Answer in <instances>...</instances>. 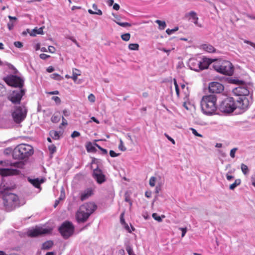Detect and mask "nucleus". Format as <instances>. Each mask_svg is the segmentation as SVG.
I'll return each instance as SVG.
<instances>
[{"instance_id": "1", "label": "nucleus", "mask_w": 255, "mask_h": 255, "mask_svg": "<svg viewBox=\"0 0 255 255\" xmlns=\"http://www.w3.org/2000/svg\"><path fill=\"white\" fill-rule=\"evenodd\" d=\"M14 187V186L9 187L3 183L0 185V194L2 195V203L7 211H11L19 206L18 196L15 194L9 192Z\"/></svg>"}, {"instance_id": "2", "label": "nucleus", "mask_w": 255, "mask_h": 255, "mask_svg": "<svg viewBox=\"0 0 255 255\" xmlns=\"http://www.w3.org/2000/svg\"><path fill=\"white\" fill-rule=\"evenodd\" d=\"M202 111L206 115L215 113L217 109V97L214 95H206L202 97L200 102Z\"/></svg>"}, {"instance_id": "3", "label": "nucleus", "mask_w": 255, "mask_h": 255, "mask_svg": "<svg viewBox=\"0 0 255 255\" xmlns=\"http://www.w3.org/2000/svg\"><path fill=\"white\" fill-rule=\"evenodd\" d=\"M33 153L32 146L27 144H20L13 149V159L28 158Z\"/></svg>"}, {"instance_id": "4", "label": "nucleus", "mask_w": 255, "mask_h": 255, "mask_svg": "<svg viewBox=\"0 0 255 255\" xmlns=\"http://www.w3.org/2000/svg\"><path fill=\"white\" fill-rule=\"evenodd\" d=\"M213 68L218 72L225 75L231 76L234 73L233 65L229 61H218L214 63Z\"/></svg>"}, {"instance_id": "5", "label": "nucleus", "mask_w": 255, "mask_h": 255, "mask_svg": "<svg viewBox=\"0 0 255 255\" xmlns=\"http://www.w3.org/2000/svg\"><path fill=\"white\" fill-rule=\"evenodd\" d=\"M26 161V160H19L18 161L15 162L14 163L10 162V168L0 169V175L2 176L18 175L20 173V171L16 169H13L12 167H14L22 168L25 164L24 161Z\"/></svg>"}, {"instance_id": "6", "label": "nucleus", "mask_w": 255, "mask_h": 255, "mask_svg": "<svg viewBox=\"0 0 255 255\" xmlns=\"http://www.w3.org/2000/svg\"><path fill=\"white\" fill-rule=\"evenodd\" d=\"M220 110L223 113H230L236 109L235 102L232 97H228L224 99L219 107Z\"/></svg>"}, {"instance_id": "7", "label": "nucleus", "mask_w": 255, "mask_h": 255, "mask_svg": "<svg viewBox=\"0 0 255 255\" xmlns=\"http://www.w3.org/2000/svg\"><path fill=\"white\" fill-rule=\"evenodd\" d=\"M58 230L63 238L67 239L73 234L74 227L71 222L66 221L59 227Z\"/></svg>"}, {"instance_id": "8", "label": "nucleus", "mask_w": 255, "mask_h": 255, "mask_svg": "<svg viewBox=\"0 0 255 255\" xmlns=\"http://www.w3.org/2000/svg\"><path fill=\"white\" fill-rule=\"evenodd\" d=\"M26 113V110L24 107H16L11 114L14 122L17 124L20 123L25 118Z\"/></svg>"}, {"instance_id": "9", "label": "nucleus", "mask_w": 255, "mask_h": 255, "mask_svg": "<svg viewBox=\"0 0 255 255\" xmlns=\"http://www.w3.org/2000/svg\"><path fill=\"white\" fill-rule=\"evenodd\" d=\"M3 80L7 85L12 87L21 88L23 86V80L17 76H8L4 78Z\"/></svg>"}, {"instance_id": "10", "label": "nucleus", "mask_w": 255, "mask_h": 255, "mask_svg": "<svg viewBox=\"0 0 255 255\" xmlns=\"http://www.w3.org/2000/svg\"><path fill=\"white\" fill-rule=\"evenodd\" d=\"M51 229L43 228L42 227H36L28 232V236L30 237H36L40 235H46L51 232Z\"/></svg>"}, {"instance_id": "11", "label": "nucleus", "mask_w": 255, "mask_h": 255, "mask_svg": "<svg viewBox=\"0 0 255 255\" xmlns=\"http://www.w3.org/2000/svg\"><path fill=\"white\" fill-rule=\"evenodd\" d=\"M250 105V101L247 97H240L235 103L236 109H239L245 111Z\"/></svg>"}, {"instance_id": "12", "label": "nucleus", "mask_w": 255, "mask_h": 255, "mask_svg": "<svg viewBox=\"0 0 255 255\" xmlns=\"http://www.w3.org/2000/svg\"><path fill=\"white\" fill-rule=\"evenodd\" d=\"M208 89L212 93L220 94L224 90V86L219 82H212L209 83Z\"/></svg>"}, {"instance_id": "13", "label": "nucleus", "mask_w": 255, "mask_h": 255, "mask_svg": "<svg viewBox=\"0 0 255 255\" xmlns=\"http://www.w3.org/2000/svg\"><path fill=\"white\" fill-rule=\"evenodd\" d=\"M93 177L96 180L97 182L100 184H102L106 181L105 175L98 166L93 170Z\"/></svg>"}, {"instance_id": "14", "label": "nucleus", "mask_w": 255, "mask_h": 255, "mask_svg": "<svg viewBox=\"0 0 255 255\" xmlns=\"http://www.w3.org/2000/svg\"><path fill=\"white\" fill-rule=\"evenodd\" d=\"M24 94L25 91L23 89H21L19 91H14L8 97V99L13 104H19Z\"/></svg>"}, {"instance_id": "15", "label": "nucleus", "mask_w": 255, "mask_h": 255, "mask_svg": "<svg viewBox=\"0 0 255 255\" xmlns=\"http://www.w3.org/2000/svg\"><path fill=\"white\" fill-rule=\"evenodd\" d=\"M79 208L87 214H89L90 216L97 209V206L95 203L89 202L84 203Z\"/></svg>"}, {"instance_id": "16", "label": "nucleus", "mask_w": 255, "mask_h": 255, "mask_svg": "<svg viewBox=\"0 0 255 255\" xmlns=\"http://www.w3.org/2000/svg\"><path fill=\"white\" fill-rule=\"evenodd\" d=\"M89 217V214H87L80 208L76 214V218L79 223H83L85 222Z\"/></svg>"}, {"instance_id": "17", "label": "nucleus", "mask_w": 255, "mask_h": 255, "mask_svg": "<svg viewBox=\"0 0 255 255\" xmlns=\"http://www.w3.org/2000/svg\"><path fill=\"white\" fill-rule=\"evenodd\" d=\"M189 65L190 67V68L193 70L196 71H199L201 70V68H200L199 66L201 65L200 59L191 58L189 61Z\"/></svg>"}, {"instance_id": "18", "label": "nucleus", "mask_w": 255, "mask_h": 255, "mask_svg": "<svg viewBox=\"0 0 255 255\" xmlns=\"http://www.w3.org/2000/svg\"><path fill=\"white\" fill-rule=\"evenodd\" d=\"M235 93L240 97H246L249 94V91L245 86H239L235 89Z\"/></svg>"}, {"instance_id": "19", "label": "nucleus", "mask_w": 255, "mask_h": 255, "mask_svg": "<svg viewBox=\"0 0 255 255\" xmlns=\"http://www.w3.org/2000/svg\"><path fill=\"white\" fill-rule=\"evenodd\" d=\"M45 180L44 178L39 179L38 178L32 179L30 177H27L28 181L37 188H40V184L44 182Z\"/></svg>"}, {"instance_id": "20", "label": "nucleus", "mask_w": 255, "mask_h": 255, "mask_svg": "<svg viewBox=\"0 0 255 255\" xmlns=\"http://www.w3.org/2000/svg\"><path fill=\"white\" fill-rule=\"evenodd\" d=\"M93 189L92 188H88L81 193L80 200L82 201L88 199L93 194Z\"/></svg>"}, {"instance_id": "21", "label": "nucleus", "mask_w": 255, "mask_h": 255, "mask_svg": "<svg viewBox=\"0 0 255 255\" xmlns=\"http://www.w3.org/2000/svg\"><path fill=\"white\" fill-rule=\"evenodd\" d=\"M215 60L207 58H203L202 59H200V61L201 62V65L200 66V68H201V70L207 69L210 64H211Z\"/></svg>"}, {"instance_id": "22", "label": "nucleus", "mask_w": 255, "mask_h": 255, "mask_svg": "<svg viewBox=\"0 0 255 255\" xmlns=\"http://www.w3.org/2000/svg\"><path fill=\"white\" fill-rule=\"evenodd\" d=\"M200 48L209 53H213L216 51V49L212 45L209 44L201 45Z\"/></svg>"}, {"instance_id": "23", "label": "nucleus", "mask_w": 255, "mask_h": 255, "mask_svg": "<svg viewBox=\"0 0 255 255\" xmlns=\"http://www.w3.org/2000/svg\"><path fill=\"white\" fill-rule=\"evenodd\" d=\"M43 27H41L39 28L35 27L32 29L29 33L31 36H35L37 34H42L43 33Z\"/></svg>"}, {"instance_id": "24", "label": "nucleus", "mask_w": 255, "mask_h": 255, "mask_svg": "<svg viewBox=\"0 0 255 255\" xmlns=\"http://www.w3.org/2000/svg\"><path fill=\"white\" fill-rule=\"evenodd\" d=\"M93 9L95 11H93L92 9H88V12L91 14H97L99 15H102V11L101 10L98 9L97 6L96 4H93L92 5Z\"/></svg>"}, {"instance_id": "25", "label": "nucleus", "mask_w": 255, "mask_h": 255, "mask_svg": "<svg viewBox=\"0 0 255 255\" xmlns=\"http://www.w3.org/2000/svg\"><path fill=\"white\" fill-rule=\"evenodd\" d=\"M188 14L192 17V18L194 20L193 22L196 25H197L199 27L201 26V25H199L198 23V17H197V14H196V13L195 11H191Z\"/></svg>"}, {"instance_id": "26", "label": "nucleus", "mask_w": 255, "mask_h": 255, "mask_svg": "<svg viewBox=\"0 0 255 255\" xmlns=\"http://www.w3.org/2000/svg\"><path fill=\"white\" fill-rule=\"evenodd\" d=\"M53 245V242L52 241H47L42 244V249L44 250H49Z\"/></svg>"}, {"instance_id": "27", "label": "nucleus", "mask_w": 255, "mask_h": 255, "mask_svg": "<svg viewBox=\"0 0 255 255\" xmlns=\"http://www.w3.org/2000/svg\"><path fill=\"white\" fill-rule=\"evenodd\" d=\"M80 71L76 68L73 69V74L71 78L76 82L77 80L78 76L80 75Z\"/></svg>"}, {"instance_id": "28", "label": "nucleus", "mask_w": 255, "mask_h": 255, "mask_svg": "<svg viewBox=\"0 0 255 255\" xmlns=\"http://www.w3.org/2000/svg\"><path fill=\"white\" fill-rule=\"evenodd\" d=\"M50 136L55 140H57L59 138V133L55 130H52L49 132Z\"/></svg>"}, {"instance_id": "29", "label": "nucleus", "mask_w": 255, "mask_h": 255, "mask_svg": "<svg viewBox=\"0 0 255 255\" xmlns=\"http://www.w3.org/2000/svg\"><path fill=\"white\" fill-rule=\"evenodd\" d=\"M241 183V180L240 179L235 180L234 183L230 185L229 189L230 190H234L237 186L240 185Z\"/></svg>"}, {"instance_id": "30", "label": "nucleus", "mask_w": 255, "mask_h": 255, "mask_svg": "<svg viewBox=\"0 0 255 255\" xmlns=\"http://www.w3.org/2000/svg\"><path fill=\"white\" fill-rule=\"evenodd\" d=\"M152 218L156 221L158 222H161L162 221V218H164L165 216L164 215H161V216H159L156 213H154L152 215Z\"/></svg>"}, {"instance_id": "31", "label": "nucleus", "mask_w": 255, "mask_h": 255, "mask_svg": "<svg viewBox=\"0 0 255 255\" xmlns=\"http://www.w3.org/2000/svg\"><path fill=\"white\" fill-rule=\"evenodd\" d=\"M155 22L159 25V28L161 30H163L166 26V23L164 21H161L160 20H156Z\"/></svg>"}, {"instance_id": "32", "label": "nucleus", "mask_w": 255, "mask_h": 255, "mask_svg": "<svg viewBox=\"0 0 255 255\" xmlns=\"http://www.w3.org/2000/svg\"><path fill=\"white\" fill-rule=\"evenodd\" d=\"M139 47L137 43H130L128 45V48L131 50H138Z\"/></svg>"}, {"instance_id": "33", "label": "nucleus", "mask_w": 255, "mask_h": 255, "mask_svg": "<svg viewBox=\"0 0 255 255\" xmlns=\"http://www.w3.org/2000/svg\"><path fill=\"white\" fill-rule=\"evenodd\" d=\"M60 117L59 115H53L51 118V121L53 123H57L60 121Z\"/></svg>"}, {"instance_id": "34", "label": "nucleus", "mask_w": 255, "mask_h": 255, "mask_svg": "<svg viewBox=\"0 0 255 255\" xmlns=\"http://www.w3.org/2000/svg\"><path fill=\"white\" fill-rule=\"evenodd\" d=\"M51 78L57 80H62L63 79V78L59 74L57 73H53L50 75Z\"/></svg>"}, {"instance_id": "35", "label": "nucleus", "mask_w": 255, "mask_h": 255, "mask_svg": "<svg viewBox=\"0 0 255 255\" xmlns=\"http://www.w3.org/2000/svg\"><path fill=\"white\" fill-rule=\"evenodd\" d=\"M114 21L118 25L122 27H130L131 26V24L128 22H121L120 21L114 20Z\"/></svg>"}, {"instance_id": "36", "label": "nucleus", "mask_w": 255, "mask_h": 255, "mask_svg": "<svg viewBox=\"0 0 255 255\" xmlns=\"http://www.w3.org/2000/svg\"><path fill=\"white\" fill-rule=\"evenodd\" d=\"M122 39L125 41H128L130 38V34L129 33L123 34L121 35Z\"/></svg>"}, {"instance_id": "37", "label": "nucleus", "mask_w": 255, "mask_h": 255, "mask_svg": "<svg viewBox=\"0 0 255 255\" xmlns=\"http://www.w3.org/2000/svg\"><path fill=\"white\" fill-rule=\"evenodd\" d=\"M241 169L243 173L245 175L247 174L249 172L248 166L244 164H242Z\"/></svg>"}, {"instance_id": "38", "label": "nucleus", "mask_w": 255, "mask_h": 255, "mask_svg": "<svg viewBox=\"0 0 255 255\" xmlns=\"http://www.w3.org/2000/svg\"><path fill=\"white\" fill-rule=\"evenodd\" d=\"M126 250H127L128 255H135L133 253L132 247L130 246H129V245H127L126 246Z\"/></svg>"}, {"instance_id": "39", "label": "nucleus", "mask_w": 255, "mask_h": 255, "mask_svg": "<svg viewBox=\"0 0 255 255\" xmlns=\"http://www.w3.org/2000/svg\"><path fill=\"white\" fill-rule=\"evenodd\" d=\"M178 30V27H176L175 28H173L172 29L168 28V29H166V32L167 33V34L170 35V34H172L173 33H174V32L177 31Z\"/></svg>"}, {"instance_id": "40", "label": "nucleus", "mask_w": 255, "mask_h": 255, "mask_svg": "<svg viewBox=\"0 0 255 255\" xmlns=\"http://www.w3.org/2000/svg\"><path fill=\"white\" fill-rule=\"evenodd\" d=\"M49 150L51 154L54 153L56 150V147L55 145L51 144L48 146Z\"/></svg>"}, {"instance_id": "41", "label": "nucleus", "mask_w": 255, "mask_h": 255, "mask_svg": "<svg viewBox=\"0 0 255 255\" xmlns=\"http://www.w3.org/2000/svg\"><path fill=\"white\" fill-rule=\"evenodd\" d=\"M156 178L152 176L150 178L149 185L151 187H153L155 185Z\"/></svg>"}, {"instance_id": "42", "label": "nucleus", "mask_w": 255, "mask_h": 255, "mask_svg": "<svg viewBox=\"0 0 255 255\" xmlns=\"http://www.w3.org/2000/svg\"><path fill=\"white\" fill-rule=\"evenodd\" d=\"M174 84L175 86L176 95H177V97H179V89L178 85L177 83V82H176V80H175V79L174 80Z\"/></svg>"}, {"instance_id": "43", "label": "nucleus", "mask_w": 255, "mask_h": 255, "mask_svg": "<svg viewBox=\"0 0 255 255\" xmlns=\"http://www.w3.org/2000/svg\"><path fill=\"white\" fill-rule=\"evenodd\" d=\"M6 93L5 87L2 84H0V96L3 95Z\"/></svg>"}, {"instance_id": "44", "label": "nucleus", "mask_w": 255, "mask_h": 255, "mask_svg": "<svg viewBox=\"0 0 255 255\" xmlns=\"http://www.w3.org/2000/svg\"><path fill=\"white\" fill-rule=\"evenodd\" d=\"M13 149L11 148H7L4 150L3 153L5 155H8L11 153L13 154Z\"/></svg>"}, {"instance_id": "45", "label": "nucleus", "mask_w": 255, "mask_h": 255, "mask_svg": "<svg viewBox=\"0 0 255 255\" xmlns=\"http://www.w3.org/2000/svg\"><path fill=\"white\" fill-rule=\"evenodd\" d=\"M191 130L192 131V132L193 134H194L195 136H198V137H202V135L198 133V132L197 131V130L193 128H190Z\"/></svg>"}, {"instance_id": "46", "label": "nucleus", "mask_w": 255, "mask_h": 255, "mask_svg": "<svg viewBox=\"0 0 255 255\" xmlns=\"http://www.w3.org/2000/svg\"><path fill=\"white\" fill-rule=\"evenodd\" d=\"M88 100L91 102L94 103L95 101V97L93 94H90L88 96Z\"/></svg>"}, {"instance_id": "47", "label": "nucleus", "mask_w": 255, "mask_h": 255, "mask_svg": "<svg viewBox=\"0 0 255 255\" xmlns=\"http://www.w3.org/2000/svg\"><path fill=\"white\" fill-rule=\"evenodd\" d=\"M52 99L55 101V102L57 104H59L61 103V99L59 97L57 96H53L52 97Z\"/></svg>"}, {"instance_id": "48", "label": "nucleus", "mask_w": 255, "mask_h": 255, "mask_svg": "<svg viewBox=\"0 0 255 255\" xmlns=\"http://www.w3.org/2000/svg\"><path fill=\"white\" fill-rule=\"evenodd\" d=\"M62 122L59 126L60 128H61L62 126H65L67 125V122L63 116H62Z\"/></svg>"}, {"instance_id": "49", "label": "nucleus", "mask_w": 255, "mask_h": 255, "mask_svg": "<svg viewBox=\"0 0 255 255\" xmlns=\"http://www.w3.org/2000/svg\"><path fill=\"white\" fill-rule=\"evenodd\" d=\"M80 135V133L79 132L77 131H74L71 134V137L72 138H75L76 137H78Z\"/></svg>"}, {"instance_id": "50", "label": "nucleus", "mask_w": 255, "mask_h": 255, "mask_svg": "<svg viewBox=\"0 0 255 255\" xmlns=\"http://www.w3.org/2000/svg\"><path fill=\"white\" fill-rule=\"evenodd\" d=\"M237 150V148H233L231 151H230V156L232 158H234L235 157V154Z\"/></svg>"}, {"instance_id": "51", "label": "nucleus", "mask_w": 255, "mask_h": 255, "mask_svg": "<svg viewBox=\"0 0 255 255\" xmlns=\"http://www.w3.org/2000/svg\"><path fill=\"white\" fill-rule=\"evenodd\" d=\"M14 45L16 47H17L19 48H21L23 46V44H22V42H21L20 41L14 42Z\"/></svg>"}, {"instance_id": "52", "label": "nucleus", "mask_w": 255, "mask_h": 255, "mask_svg": "<svg viewBox=\"0 0 255 255\" xmlns=\"http://www.w3.org/2000/svg\"><path fill=\"white\" fill-rule=\"evenodd\" d=\"M124 213H122L120 216V222L122 225L126 224V222L124 219Z\"/></svg>"}, {"instance_id": "53", "label": "nucleus", "mask_w": 255, "mask_h": 255, "mask_svg": "<svg viewBox=\"0 0 255 255\" xmlns=\"http://www.w3.org/2000/svg\"><path fill=\"white\" fill-rule=\"evenodd\" d=\"M39 57L42 59L45 60L47 58L50 57V55L42 53L40 54Z\"/></svg>"}, {"instance_id": "54", "label": "nucleus", "mask_w": 255, "mask_h": 255, "mask_svg": "<svg viewBox=\"0 0 255 255\" xmlns=\"http://www.w3.org/2000/svg\"><path fill=\"white\" fill-rule=\"evenodd\" d=\"M164 135L167 137V138L173 144H175V140L172 138L170 136H169L168 134H167V133H164Z\"/></svg>"}, {"instance_id": "55", "label": "nucleus", "mask_w": 255, "mask_h": 255, "mask_svg": "<svg viewBox=\"0 0 255 255\" xmlns=\"http://www.w3.org/2000/svg\"><path fill=\"white\" fill-rule=\"evenodd\" d=\"M231 172L229 171L227 174H226V178H227V179L228 180V181H231L232 180V179H233L234 178V177L232 175H230L229 174V173H231Z\"/></svg>"}, {"instance_id": "56", "label": "nucleus", "mask_w": 255, "mask_h": 255, "mask_svg": "<svg viewBox=\"0 0 255 255\" xmlns=\"http://www.w3.org/2000/svg\"><path fill=\"white\" fill-rule=\"evenodd\" d=\"M179 229L182 231L181 237H184L185 235L187 232V228H180Z\"/></svg>"}, {"instance_id": "57", "label": "nucleus", "mask_w": 255, "mask_h": 255, "mask_svg": "<svg viewBox=\"0 0 255 255\" xmlns=\"http://www.w3.org/2000/svg\"><path fill=\"white\" fill-rule=\"evenodd\" d=\"M63 114V117H68L70 115V112L66 109H64L62 111Z\"/></svg>"}, {"instance_id": "58", "label": "nucleus", "mask_w": 255, "mask_h": 255, "mask_svg": "<svg viewBox=\"0 0 255 255\" xmlns=\"http://www.w3.org/2000/svg\"><path fill=\"white\" fill-rule=\"evenodd\" d=\"M48 51L51 53H54L55 52V48L54 46H49L48 47Z\"/></svg>"}, {"instance_id": "59", "label": "nucleus", "mask_w": 255, "mask_h": 255, "mask_svg": "<svg viewBox=\"0 0 255 255\" xmlns=\"http://www.w3.org/2000/svg\"><path fill=\"white\" fill-rule=\"evenodd\" d=\"M244 42L245 43H247V44H250L251 46H253V47L255 48V43L250 41H249V40H244Z\"/></svg>"}, {"instance_id": "60", "label": "nucleus", "mask_w": 255, "mask_h": 255, "mask_svg": "<svg viewBox=\"0 0 255 255\" xmlns=\"http://www.w3.org/2000/svg\"><path fill=\"white\" fill-rule=\"evenodd\" d=\"M244 42L245 43H247V44H250L251 46H253V47L255 48V43L250 41H249V40H244Z\"/></svg>"}, {"instance_id": "61", "label": "nucleus", "mask_w": 255, "mask_h": 255, "mask_svg": "<svg viewBox=\"0 0 255 255\" xmlns=\"http://www.w3.org/2000/svg\"><path fill=\"white\" fill-rule=\"evenodd\" d=\"M110 155L112 157H115L119 155V154L116 153L113 150H110Z\"/></svg>"}, {"instance_id": "62", "label": "nucleus", "mask_w": 255, "mask_h": 255, "mask_svg": "<svg viewBox=\"0 0 255 255\" xmlns=\"http://www.w3.org/2000/svg\"><path fill=\"white\" fill-rule=\"evenodd\" d=\"M119 149H120L122 151H124V150H126V148L124 147V146L123 145V141L121 140L120 141V145L119 146Z\"/></svg>"}, {"instance_id": "63", "label": "nucleus", "mask_w": 255, "mask_h": 255, "mask_svg": "<svg viewBox=\"0 0 255 255\" xmlns=\"http://www.w3.org/2000/svg\"><path fill=\"white\" fill-rule=\"evenodd\" d=\"M54 70V68L50 66H49L48 67H47V68L46 69V71L48 73H51Z\"/></svg>"}, {"instance_id": "64", "label": "nucleus", "mask_w": 255, "mask_h": 255, "mask_svg": "<svg viewBox=\"0 0 255 255\" xmlns=\"http://www.w3.org/2000/svg\"><path fill=\"white\" fill-rule=\"evenodd\" d=\"M251 180L252 182V184L253 186L255 187V174L252 175L251 177Z\"/></svg>"}]
</instances>
